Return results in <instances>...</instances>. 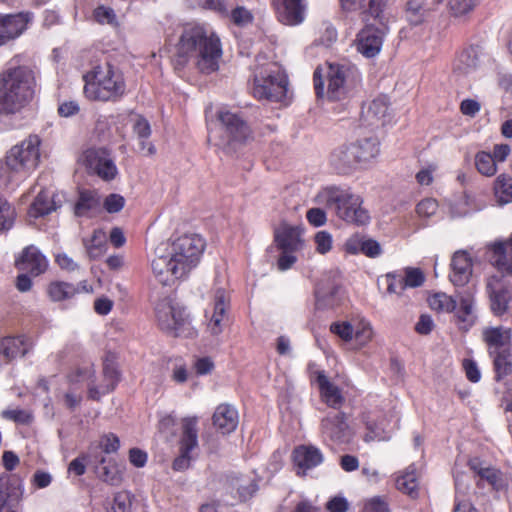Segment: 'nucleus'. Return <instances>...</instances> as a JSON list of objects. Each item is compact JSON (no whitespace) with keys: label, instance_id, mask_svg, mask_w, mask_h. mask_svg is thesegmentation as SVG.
<instances>
[{"label":"nucleus","instance_id":"f257e3e1","mask_svg":"<svg viewBox=\"0 0 512 512\" xmlns=\"http://www.w3.org/2000/svg\"><path fill=\"white\" fill-rule=\"evenodd\" d=\"M205 247L204 240L196 235H183L175 239L165 252L158 247L151 261V269L156 280L171 286L185 278L200 260Z\"/></svg>","mask_w":512,"mask_h":512},{"label":"nucleus","instance_id":"f03ea898","mask_svg":"<svg viewBox=\"0 0 512 512\" xmlns=\"http://www.w3.org/2000/svg\"><path fill=\"white\" fill-rule=\"evenodd\" d=\"M221 55V43L214 33L203 26L188 24L176 45L173 62L176 69H182L193 58L200 72L210 74L218 69Z\"/></svg>","mask_w":512,"mask_h":512},{"label":"nucleus","instance_id":"7ed1b4c3","mask_svg":"<svg viewBox=\"0 0 512 512\" xmlns=\"http://www.w3.org/2000/svg\"><path fill=\"white\" fill-rule=\"evenodd\" d=\"M36 80L28 66L10 67L0 72V115L21 112L33 99Z\"/></svg>","mask_w":512,"mask_h":512},{"label":"nucleus","instance_id":"20e7f679","mask_svg":"<svg viewBox=\"0 0 512 512\" xmlns=\"http://www.w3.org/2000/svg\"><path fill=\"white\" fill-rule=\"evenodd\" d=\"M360 81L358 69L349 64L327 63L318 67L313 75L314 89L318 98L342 100Z\"/></svg>","mask_w":512,"mask_h":512},{"label":"nucleus","instance_id":"39448f33","mask_svg":"<svg viewBox=\"0 0 512 512\" xmlns=\"http://www.w3.org/2000/svg\"><path fill=\"white\" fill-rule=\"evenodd\" d=\"M314 201L333 210L340 219L348 223L365 225L369 222V213L362 207L363 199L349 187L326 186L316 194Z\"/></svg>","mask_w":512,"mask_h":512},{"label":"nucleus","instance_id":"423d86ee","mask_svg":"<svg viewBox=\"0 0 512 512\" xmlns=\"http://www.w3.org/2000/svg\"><path fill=\"white\" fill-rule=\"evenodd\" d=\"M83 78L84 93L91 100L115 102L125 94L123 74L109 62L95 65Z\"/></svg>","mask_w":512,"mask_h":512},{"label":"nucleus","instance_id":"0eeeda50","mask_svg":"<svg viewBox=\"0 0 512 512\" xmlns=\"http://www.w3.org/2000/svg\"><path fill=\"white\" fill-rule=\"evenodd\" d=\"M378 154V140L376 138H364L336 147L330 154L329 164L337 174L349 175L364 167Z\"/></svg>","mask_w":512,"mask_h":512},{"label":"nucleus","instance_id":"6e6552de","mask_svg":"<svg viewBox=\"0 0 512 512\" xmlns=\"http://www.w3.org/2000/svg\"><path fill=\"white\" fill-rule=\"evenodd\" d=\"M217 119L223 129L221 145L236 149L253 140L252 131L247 122L237 113L221 109L217 112Z\"/></svg>","mask_w":512,"mask_h":512},{"label":"nucleus","instance_id":"1a4fd4ad","mask_svg":"<svg viewBox=\"0 0 512 512\" xmlns=\"http://www.w3.org/2000/svg\"><path fill=\"white\" fill-rule=\"evenodd\" d=\"M41 140L37 135H29L20 144L13 146L6 155V167L14 172L33 170L40 160Z\"/></svg>","mask_w":512,"mask_h":512},{"label":"nucleus","instance_id":"9d476101","mask_svg":"<svg viewBox=\"0 0 512 512\" xmlns=\"http://www.w3.org/2000/svg\"><path fill=\"white\" fill-rule=\"evenodd\" d=\"M155 316L160 329L173 336L184 335L190 325L185 310L175 306L169 298H164L156 304Z\"/></svg>","mask_w":512,"mask_h":512},{"label":"nucleus","instance_id":"9b49d317","mask_svg":"<svg viewBox=\"0 0 512 512\" xmlns=\"http://www.w3.org/2000/svg\"><path fill=\"white\" fill-rule=\"evenodd\" d=\"M485 291L489 308L494 316L500 317L510 309L512 286L504 275H492L486 279Z\"/></svg>","mask_w":512,"mask_h":512},{"label":"nucleus","instance_id":"f8f14e48","mask_svg":"<svg viewBox=\"0 0 512 512\" xmlns=\"http://www.w3.org/2000/svg\"><path fill=\"white\" fill-rule=\"evenodd\" d=\"M198 446L197 418L189 417L182 421V434L180 438V454L173 461L175 471L186 470L190 466V452Z\"/></svg>","mask_w":512,"mask_h":512},{"label":"nucleus","instance_id":"ddd939ff","mask_svg":"<svg viewBox=\"0 0 512 512\" xmlns=\"http://www.w3.org/2000/svg\"><path fill=\"white\" fill-rule=\"evenodd\" d=\"M288 80L285 75L277 73L267 77H255L253 94L256 98L262 100L280 102L285 99L287 94Z\"/></svg>","mask_w":512,"mask_h":512},{"label":"nucleus","instance_id":"4468645a","mask_svg":"<svg viewBox=\"0 0 512 512\" xmlns=\"http://www.w3.org/2000/svg\"><path fill=\"white\" fill-rule=\"evenodd\" d=\"M87 167L105 181L113 180L117 167L111 153L104 148H91L84 153Z\"/></svg>","mask_w":512,"mask_h":512},{"label":"nucleus","instance_id":"2eb2a0df","mask_svg":"<svg viewBox=\"0 0 512 512\" xmlns=\"http://www.w3.org/2000/svg\"><path fill=\"white\" fill-rule=\"evenodd\" d=\"M223 485L227 493L243 502L251 499L258 490L254 477L236 472L226 474Z\"/></svg>","mask_w":512,"mask_h":512},{"label":"nucleus","instance_id":"dca6fc26","mask_svg":"<svg viewBox=\"0 0 512 512\" xmlns=\"http://www.w3.org/2000/svg\"><path fill=\"white\" fill-rule=\"evenodd\" d=\"M323 434L337 443H346L352 436L344 412L329 413L321 422Z\"/></svg>","mask_w":512,"mask_h":512},{"label":"nucleus","instance_id":"f3484780","mask_svg":"<svg viewBox=\"0 0 512 512\" xmlns=\"http://www.w3.org/2000/svg\"><path fill=\"white\" fill-rule=\"evenodd\" d=\"M279 21L285 25L301 24L305 18V0H272Z\"/></svg>","mask_w":512,"mask_h":512},{"label":"nucleus","instance_id":"a211bd4d","mask_svg":"<svg viewBox=\"0 0 512 512\" xmlns=\"http://www.w3.org/2000/svg\"><path fill=\"white\" fill-rule=\"evenodd\" d=\"M384 35L383 29L366 24L357 35V50L368 58L376 56L381 50Z\"/></svg>","mask_w":512,"mask_h":512},{"label":"nucleus","instance_id":"6ab92c4d","mask_svg":"<svg viewBox=\"0 0 512 512\" xmlns=\"http://www.w3.org/2000/svg\"><path fill=\"white\" fill-rule=\"evenodd\" d=\"M482 339L489 355L507 352L511 349L512 330L504 326L486 327L482 331Z\"/></svg>","mask_w":512,"mask_h":512},{"label":"nucleus","instance_id":"aec40b11","mask_svg":"<svg viewBox=\"0 0 512 512\" xmlns=\"http://www.w3.org/2000/svg\"><path fill=\"white\" fill-rule=\"evenodd\" d=\"M450 267L449 278L453 285L463 287L470 281L473 263L472 258L466 251H456L452 256Z\"/></svg>","mask_w":512,"mask_h":512},{"label":"nucleus","instance_id":"412c9836","mask_svg":"<svg viewBox=\"0 0 512 512\" xmlns=\"http://www.w3.org/2000/svg\"><path fill=\"white\" fill-rule=\"evenodd\" d=\"M30 18V13L0 15V46L22 34Z\"/></svg>","mask_w":512,"mask_h":512},{"label":"nucleus","instance_id":"4be33fe9","mask_svg":"<svg viewBox=\"0 0 512 512\" xmlns=\"http://www.w3.org/2000/svg\"><path fill=\"white\" fill-rule=\"evenodd\" d=\"M389 102L386 96L381 95L373 99L366 107H363L361 119L366 126L380 127L387 122Z\"/></svg>","mask_w":512,"mask_h":512},{"label":"nucleus","instance_id":"5701e85b","mask_svg":"<svg viewBox=\"0 0 512 512\" xmlns=\"http://www.w3.org/2000/svg\"><path fill=\"white\" fill-rule=\"evenodd\" d=\"M302 229L298 226L282 224L275 232L278 247L284 252H295L302 248Z\"/></svg>","mask_w":512,"mask_h":512},{"label":"nucleus","instance_id":"b1692460","mask_svg":"<svg viewBox=\"0 0 512 512\" xmlns=\"http://www.w3.org/2000/svg\"><path fill=\"white\" fill-rule=\"evenodd\" d=\"M468 466L479 477L478 486H480L481 481H486L497 491L504 487V479L498 469L485 465L479 458L470 459Z\"/></svg>","mask_w":512,"mask_h":512},{"label":"nucleus","instance_id":"393cba45","mask_svg":"<svg viewBox=\"0 0 512 512\" xmlns=\"http://www.w3.org/2000/svg\"><path fill=\"white\" fill-rule=\"evenodd\" d=\"M17 265L19 269L28 271L33 276H38L47 270L48 262L36 247L29 246L23 250Z\"/></svg>","mask_w":512,"mask_h":512},{"label":"nucleus","instance_id":"a878e982","mask_svg":"<svg viewBox=\"0 0 512 512\" xmlns=\"http://www.w3.org/2000/svg\"><path fill=\"white\" fill-rule=\"evenodd\" d=\"M213 425L222 434H230L238 426V413L234 407L228 404H220L212 417Z\"/></svg>","mask_w":512,"mask_h":512},{"label":"nucleus","instance_id":"bb28decb","mask_svg":"<svg viewBox=\"0 0 512 512\" xmlns=\"http://www.w3.org/2000/svg\"><path fill=\"white\" fill-rule=\"evenodd\" d=\"M479 67V53L475 47L464 49L453 64V72L458 76H468Z\"/></svg>","mask_w":512,"mask_h":512},{"label":"nucleus","instance_id":"cd10ccee","mask_svg":"<svg viewBox=\"0 0 512 512\" xmlns=\"http://www.w3.org/2000/svg\"><path fill=\"white\" fill-rule=\"evenodd\" d=\"M316 380L325 403L334 409L339 408L344 402L340 389L330 382L323 371L317 373Z\"/></svg>","mask_w":512,"mask_h":512},{"label":"nucleus","instance_id":"c85d7f7f","mask_svg":"<svg viewBox=\"0 0 512 512\" xmlns=\"http://www.w3.org/2000/svg\"><path fill=\"white\" fill-rule=\"evenodd\" d=\"M293 458L297 467L302 470V474L305 473V470L311 469L323 461L320 450L313 446L297 447L294 450Z\"/></svg>","mask_w":512,"mask_h":512},{"label":"nucleus","instance_id":"c756f323","mask_svg":"<svg viewBox=\"0 0 512 512\" xmlns=\"http://www.w3.org/2000/svg\"><path fill=\"white\" fill-rule=\"evenodd\" d=\"M27 352L23 337H5L0 340V363H9L18 355L24 356Z\"/></svg>","mask_w":512,"mask_h":512},{"label":"nucleus","instance_id":"7c9ffc66","mask_svg":"<svg viewBox=\"0 0 512 512\" xmlns=\"http://www.w3.org/2000/svg\"><path fill=\"white\" fill-rule=\"evenodd\" d=\"M228 305L229 300L225 290H216L214 296V312L208 325L212 334L218 335L222 332V322Z\"/></svg>","mask_w":512,"mask_h":512},{"label":"nucleus","instance_id":"2f4dec72","mask_svg":"<svg viewBox=\"0 0 512 512\" xmlns=\"http://www.w3.org/2000/svg\"><path fill=\"white\" fill-rule=\"evenodd\" d=\"M396 488L413 499L418 497V473L414 465H410L403 474L396 478Z\"/></svg>","mask_w":512,"mask_h":512},{"label":"nucleus","instance_id":"473e14b6","mask_svg":"<svg viewBox=\"0 0 512 512\" xmlns=\"http://www.w3.org/2000/svg\"><path fill=\"white\" fill-rule=\"evenodd\" d=\"M103 377L104 386L102 387L103 393L111 392L115 389L120 380V372L117 367L116 357L113 353L106 354L103 361Z\"/></svg>","mask_w":512,"mask_h":512},{"label":"nucleus","instance_id":"72a5a7b5","mask_svg":"<svg viewBox=\"0 0 512 512\" xmlns=\"http://www.w3.org/2000/svg\"><path fill=\"white\" fill-rule=\"evenodd\" d=\"M55 197L54 193L41 191L31 205L29 214L33 217H40L55 211L59 207Z\"/></svg>","mask_w":512,"mask_h":512},{"label":"nucleus","instance_id":"f704fd0d","mask_svg":"<svg viewBox=\"0 0 512 512\" xmlns=\"http://www.w3.org/2000/svg\"><path fill=\"white\" fill-rule=\"evenodd\" d=\"M389 0H358L356 11L360 12L362 21L368 23L370 18L381 19Z\"/></svg>","mask_w":512,"mask_h":512},{"label":"nucleus","instance_id":"c9c22d12","mask_svg":"<svg viewBox=\"0 0 512 512\" xmlns=\"http://www.w3.org/2000/svg\"><path fill=\"white\" fill-rule=\"evenodd\" d=\"M491 263L512 276V248L504 244H493Z\"/></svg>","mask_w":512,"mask_h":512},{"label":"nucleus","instance_id":"e433bc0d","mask_svg":"<svg viewBox=\"0 0 512 512\" xmlns=\"http://www.w3.org/2000/svg\"><path fill=\"white\" fill-rule=\"evenodd\" d=\"M96 473L102 481L113 486L119 485L122 481L119 466L111 461L107 462L105 458H102L99 465L96 466Z\"/></svg>","mask_w":512,"mask_h":512},{"label":"nucleus","instance_id":"4c0bfd02","mask_svg":"<svg viewBox=\"0 0 512 512\" xmlns=\"http://www.w3.org/2000/svg\"><path fill=\"white\" fill-rule=\"evenodd\" d=\"M100 206V200L94 191L84 190L79 194V198L74 206V213L78 217L86 216L90 211L96 210Z\"/></svg>","mask_w":512,"mask_h":512},{"label":"nucleus","instance_id":"58836bf2","mask_svg":"<svg viewBox=\"0 0 512 512\" xmlns=\"http://www.w3.org/2000/svg\"><path fill=\"white\" fill-rule=\"evenodd\" d=\"M48 294L52 301L70 299L78 293V289L71 283L55 281L49 284Z\"/></svg>","mask_w":512,"mask_h":512},{"label":"nucleus","instance_id":"ea45409f","mask_svg":"<svg viewBox=\"0 0 512 512\" xmlns=\"http://www.w3.org/2000/svg\"><path fill=\"white\" fill-rule=\"evenodd\" d=\"M83 245L91 259L101 256L106 247V234L103 230L98 229L93 232L90 239H83Z\"/></svg>","mask_w":512,"mask_h":512},{"label":"nucleus","instance_id":"a19ab883","mask_svg":"<svg viewBox=\"0 0 512 512\" xmlns=\"http://www.w3.org/2000/svg\"><path fill=\"white\" fill-rule=\"evenodd\" d=\"M493 357V365L495 371V379L501 381L504 377L508 376L512 372V361L511 353L499 352L497 354L490 355Z\"/></svg>","mask_w":512,"mask_h":512},{"label":"nucleus","instance_id":"79ce46f5","mask_svg":"<svg viewBox=\"0 0 512 512\" xmlns=\"http://www.w3.org/2000/svg\"><path fill=\"white\" fill-rule=\"evenodd\" d=\"M474 299L472 294L465 293L460 297V307L457 311V318L464 323V329H468L474 324V317L472 315Z\"/></svg>","mask_w":512,"mask_h":512},{"label":"nucleus","instance_id":"37998d69","mask_svg":"<svg viewBox=\"0 0 512 512\" xmlns=\"http://www.w3.org/2000/svg\"><path fill=\"white\" fill-rule=\"evenodd\" d=\"M495 195L500 204L512 202V178L499 175L494 184Z\"/></svg>","mask_w":512,"mask_h":512},{"label":"nucleus","instance_id":"c03bdc74","mask_svg":"<svg viewBox=\"0 0 512 512\" xmlns=\"http://www.w3.org/2000/svg\"><path fill=\"white\" fill-rule=\"evenodd\" d=\"M428 304L437 312H452L456 308V300L445 293H435L428 298Z\"/></svg>","mask_w":512,"mask_h":512},{"label":"nucleus","instance_id":"a18cd8bd","mask_svg":"<svg viewBox=\"0 0 512 512\" xmlns=\"http://www.w3.org/2000/svg\"><path fill=\"white\" fill-rule=\"evenodd\" d=\"M339 287L332 285L331 287H325L324 283H320L316 289V303L318 306H333L336 303V296L338 294Z\"/></svg>","mask_w":512,"mask_h":512},{"label":"nucleus","instance_id":"49530a36","mask_svg":"<svg viewBox=\"0 0 512 512\" xmlns=\"http://www.w3.org/2000/svg\"><path fill=\"white\" fill-rule=\"evenodd\" d=\"M425 0H408L406 8L407 20L412 25H419L423 22L425 16Z\"/></svg>","mask_w":512,"mask_h":512},{"label":"nucleus","instance_id":"de8ad7c7","mask_svg":"<svg viewBox=\"0 0 512 512\" xmlns=\"http://www.w3.org/2000/svg\"><path fill=\"white\" fill-rule=\"evenodd\" d=\"M475 165L477 170L485 176H492L496 173L497 170L493 156L490 153L484 151L476 154Z\"/></svg>","mask_w":512,"mask_h":512},{"label":"nucleus","instance_id":"09e8293b","mask_svg":"<svg viewBox=\"0 0 512 512\" xmlns=\"http://www.w3.org/2000/svg\"><path fill=\"white\" fill-rule=\"evenodd\" d=\"M15 215L14 208L5 198L0 196V231L8 230L12 227Z\"/></svg>","mask_w":512,"mask_h":512},{"label":"nucleus","instance_id":"8fccbe9b","mask_svg":"<svg viewBox=\"0 0 512 512\" xmlns=\"http://www.w3.org/2000/svg\"><path fill=\"white\" fill-rule=\"evenodd\" d=\"M330 331L342 340L348 342L354 337V328L347 322H334L330 325Z\"/></svg>","mask_w":512,"mask_h":512},{"label":"nucleus","instance_id":"3c124183","mask_svg":"<svg viewBox=\"0 0 512 512\" xmlns=\"http://www.w3.org/2000/svg\"><path fill=\"white\" fill-rule=\"evenodd\" d=\"M2 417L12 420L19 424H28L32 420V415L23 409H8L2 411Z\"/></svg>","mask_w":512,"mask_h":512},{"label":"nucleus","instance_id":"603ef678","mask_svg":"<svg viewBox=\"0 0 512 512\" xmlns=\"http://www.w3.org/2000/svg\"><path fill=\"white\" fill-rule=\"evenodd\" d=\"M113 512H131V498L128 492H118L113 499Z\"/></svg>","mask_w":512,"mask_h":512},{"label":"nucleus","instance_id":"864d4df0","mask_svg":"<svg viewBox=\"0 0 512 512\" xmlns=\"http://www.w3.org/2000/svg\"><path fill=\"white\" fill-rule=\"evenodd\" d=\"M406 288L419 287L423 284L425 277L423 272L418 268H407L405 270V276H403Z\"/></svg>","mask_w":512,"mask_h":512},{"label":"nucleus","instance_id":"5fc2aeb1","mask_svg":"<svg viewBox=\"0 0 512 512\" xmlns=\"http://www.w3.org/2000/svg\"><path fill=\"white\" fill-rule=\"evenodd\" d=\"M124 204L125 199L123 196L112 193L105 198L103 206L108 213H117L123 209Z\"/></svg>","mask_w":512,"mask_h":512},{"label":"nucleus","instance_id":"6e6d98bb","mask_svg":"<svg viewBox=\"0 0 512 512\" xmlns=\"http://www.w3.org/2000/svg\"><path fill=\"white\" fill-rule=\"evenodd\" d=\"M386 281L387 291L390 294H401V292L406 288L404 278L401 275L395 273H388L386 275Z\"/></svg>","mask_w":512,"mask_h":512},{"label":"nucleus","instance_id":"4d7b16f0","mask_svg":"<svg viewBox=\"0 0 512 512\" xmlns=\"http://www.w3.org/2000/svg\"><path fill=\"white\" fill-rule=\"evenodd\" d=\"M438 203L435 199L426 198L416 206V212L420 217H430L437 212Z\"/></svg>","mask_w":512,"mask_h":512},{"label":"nucleus","instance_id":"13d9d810","mask_svg":"<svg viewBox=\"0 0 512 512\" xmlns=\"http://www.w3.org/2000/svg\"><path fill=\"white\" fill-rule=\"evenodd\" d=\"M316 251L326 254L332 248V237L327 231H319L315 235Z\"/></svg>","mask_w":512,"mask_h":512},{"label":"nucleus","instance_id":"bf43d9fd","mask_svg":"<svg viewBox=\"0 0 512 512\" xmlns=\"http://www.w3.org/2000/svg\"><path fill=\"white\" fill-rule=\"evenodd\" d=\"M477 0H452L450 8L455 16L464 15L474 9Z\"/></svg>","mask_w":512,"mask_h":512},{"label":"nucleus","instance_id":"052dcab7","mask_svg":"<svg viewBox=\"0 0 512 512\" xmlns=\"http://www.w3.org/2000/svg\"><path fill=\"white\" fill-rule=\"evenodd\" d=\"M308 222L314 227L323 226L327 221L326 212L321 208H311L306 213Z\"/></svg>","mask_w":512,"mask_h":512},{"label":"nucleus","instance_id":"680f3d73","mask_svg":"<svg viewBox=\"0 0 512 512\" xmlns=\"http://www.w3.org/2000/svg\"><path fill=\"white\" fill-rule=\"evenodd\" d=\"M373 331L372 327L368 322H361L360 327L354 330V336L356 341L361 345H365L372 339Z\"/></svg>","mask_w":512,"mask_h":512},{"label":"nucleus","instance_id":"e2e57ef3","mask_svg":"<svg viewBox=\"0 0 512 512\" xmlns=\"http://www.w3.org/2000/svg\"><path fill=\"white\" fill-rule=\"evenodd\" d=\"M55 262L62 270H65L68 272H74L77 269H79V264L76 261H74V259L66 253L56 254Z\"/></svg>","mask_w":512,"mask_h":512},{"label":"nucleus","instance_id":"0e129e2a","mask_svg":"<svg viewBox=\"0 0 512 512\" xmlns=\"http://www.w3.org/2000/svg\"><path fill=\"white\" fill-rule=\"evenodd\" d=\"M94 18L100 24H112L115 21V14L111 8L99 6L94 10Z\"/></svg>","mask_w":512,"mask_h":512},{"label":"nucleus","instance_id":"69168bd1","mask_svg":"<svg viewBox=\"0 0 512 512\" xmlns=\"http://www.w3.org/2000/svg\"><path fill=\"white\" fill-rule=\"evenodd\" d=\"M100 444H101L104 452L107 454L116 452L120 447L119 438L113 433L104 435L102 437Z\"/></svg>","mask_w":512,"mask_h":512},{"label":"nucleus","instance_id":"338daca9","mask_svg":"<svg viewBox=\"0 0 512 512\" xmlns=\"http://www.w3.org/2000/svg\"><path fill=\"white\" fill-rule=\"evenodd\" d=\"M133 130L139 139H148L151 135V127L149 122L143 118L138 117L134 123Z\"/></svg>","mask_w":512,"mask_h":512},{"label":"nucleus","instance_id":"774afa93","mask_svg":"<svg viewBox=\"0 0 512 512\" xmlns=\"http://www.w3.org/2000/svg\"><path fill=\"white\" fill-rule=\"evenodd\" d=\"M366 512H389L388 504L381 497L370 499L365 505Z\"/></svg>","mask_w":512,"mask_h":512}]
</instances>
